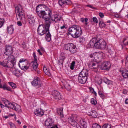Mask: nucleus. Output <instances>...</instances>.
I'll return each instance as SVG.
<instances>
[{"label":"nucleus","instance_id":"obj_18","mask_svg":"<svg viewBox=\"0 0 128 128\" xmlns=\"http://www.w3.org/2000/svg\"><path fill=\"white\" fill-rule=\"evenodd\" d=\"M87 78L85 77H83L80 76H78V80L79 82L82 84H84L86 82Z\"/></svg>","mask_w":128,"mask_h":128},{"label":"nucleus","instance_id":"obj_28","mask_svg":"<svg viewBox=\"0 0 128 128\" xmlns=\"http://www.w3.org/2000/svg\"><path fill=\"white\" fill-rule=\"evenodd\" d=\"M8 32L9 34H12L13 33L14 31L13 26L11 25L7 27Z\"/></svg>","mask_w":128,"mask_h":128},{"label":"nucleus","instance_id":"obj_44","mask_svg":"<svg viewBox=\"0 0 128 128\" xmlns=\"http://www.w3.org/2000/svg\"><path fill=\"white\" fill-rule=\"evenodd\" d=\"M75 64V62L74 61L72 62L70 66V68L72 70L74 69Z\"/></svg>","mask_w":128,"mask_h":128},{"label":"nucleus","instance_id":"obj_30","mask_svg":"<svg viewBox=\"0 0 128 128\" xmlns=\"http://www.w3.org/2000/svg\"><path fill=\"white\" fill-rule=\"evenodd\" d=\"M63 109L62 108H59L57 110V113L60 115L61 117H62L64 116V115L62 113Z\"/></svg>","mask_w":128,"mask_h":128},{"label":"nucleus","instance_id":"obj_6","mask_svg":"<svg viewBox=\"0 0 128 128\" xmlns=\"http://www.w3.org/2000/svg\"><path fill=\"white\" fill-rule=\"evenodd\" d=\"M48 16V19L46 20V24L50 26L52 21L55 22H56L60 21V19L58 18V15L56 14L52 15V11L51 10V13Z\"/></svg>","mask_w":128,"mask_h":128},{"label":"nucleus","instance_id":"obj_8","mask_svg":"<svg viewBox=\"0 0 128 128\" xmlns=\"http://www.w3.org/2000/svg\"><path fill=\"white\" fill-rule=\"evenodd\" d=\"M65 49L69 50L72 53H74L76 51L77 48L76 46L73 44H68L64 46Z\"/></svg>","mask_w":128,"mask_h":128},{"label":"nucleus","instance_id":"obj_45","mask_svg":"<svg viewBox=\"0 0 128 128\" xmlns=\"http://www.w3.org/2000/svg\"><path fill=\"white\" fill-rule=\"evenodd\" d=\"M85 40V38L83 37L80 38L79 39V41L81 43H82Z\"/></svg>","mask_w":128,"mask_h":128},{"label":"nucleus","instance_id":"obj_39","mask_svg":"<svg viewBox=\"0 0 128 128\" xmlns=\"http://www.w3.org/2000/svg\"><path fill=\"white\" fill-rule=\"evenodd\" d=\"M110 124H105L102 126V128H111Z\"/></svg>","mask_w":128,"mask_h":128},{"label":"nucleus","instance_id":"obj_51","mask_svg":"<svg viewBox=\"0 0 128 128\" xmlns=\"http://www.w3.org/2000/svg\"><path fill=\"white\" fill-rule=\"evenodd\" d=\"M11 128H15V126L14 124L10 122L9 124Z\"/></svg>","mask_w":128,"mask_h":128},{"label":"nucleus","instance_id":"obj_43","mask_svg":"<svg viewBox=\"0 0 128 128\" xmlns=\"http://www.w3.org/2000/svg\"><path fill=\"white\" fill-rule=\"evenodd\" d=\"M99 26L101 28H104L106 26V24L104 22H100L99 23Z\"/></svg>","mask_w":128,"mask_h":128},{"label":"nucleus","instance_id":"obj_12","mask_svg":"<svg viewBox=\"0 0 128 128\" xmlns=\"http://www.w3.org/2000/svg\"><path fill=\"white\" fill-rule=\"evenodd\" d=\"M33 55L34 58V61L32 62V63H33L32 66L34 70H36V69L38 67V64L37 62V60L36 59V56L35 52L33 53Z\"/></svg>","mask_w":128,"mask_h":128},{"label":"nucleus","instance_id":"obj_10","mask_svg":"<svg viewBox=\"0 0 128 128\" xmlns=\"http://www.w3.org/2000/svg\"><path fill=\"white\" fill-rule=\"evenodd\" d=\"M110 62H104L102 64L101 67L102 69L106 70V71L108 70L110 68Z\"/></svg>","mask_w":128,"mask_h":128},{"label":"nucleus","instance_id":"obj_52","mask_svg":"<svg viewBox=\"0 0 128 128\" xmlns=\"http://www.w3.org/2000/svg\"><path fill=\"white\" fill-rule=\"evenodd\" d=\"M99 15L102 18H103L104 16V15L101 12H100L99 13Z\"/></svg>","mask_w":128,"mask_h":128},{"label":"nucleus","instance_id":"obj_4","mask_svg":"<svg viewBox=\"0 0 128 128\" xmlns=\"http://www.w3.org/2000/svg\"><path fill=\"white\" fill-rule=\"evenodd\" d=\"M15 9L17 20H22V18H24V11L22 6L20 4H18L16 7Z\"/></svg>","mask_w":128,"mask_h":128},{"label":"nucleus","instance_id":"obj_20","mask_svg":"<svg viewBox=\"0 0 128 128\" xmlns=\"http://www.w3.org/2000/svg\"><path fill=\"white\" fill-rule=\"evenodd\" d=\"M45 34H46L45 38L46 41L48 42H50L51 40V35L50 32L49 30L47 31V32Z\"/></svg>","mask_w":128,"mask_h":128},{"label":"nucleus","instance_id":"obj_16","mask_svg":"<svg viewBox=\"0 0 128 128\" xmlns=\"http://www.w3.org/2000/svg\"><path fill=\"white\" fill-rule=\"evenodd\" d=\"M128 44V37H127L124 38L121 44V46L122 49L125 46Z\"/></svg>","mask_w":128,"mask_h":128},{"label":"nucleus","instance_id":"obj_7","mask_svg":"<svg viewBox=\"0 0 128 128\" xmlns=\"http://www.w3.org/2000/svg\"><path fill=\"white\" fill-rule=\"evenodd\" d=\"M16 62L4 60L2 62L0 61V65L6 68H12L14 67Z\"/></svg>","mask_w":128,"mask_h":128},{"label":"nucleus","instance_id":"obj_42","mask_svg":"<svg viewBox=\"0 0 128 128\" xmlns=\"http://www.w3.org/2000/svg\"><path fill=\"white\" fill-rule=\"evenodd\" d=\"M104 82L108 84H110L112 83L111 81L108 80L107 78H105L104 80Z\"/></svg>","mask_w":128,"mask_h":128},{"label":"nucleus","instance_id":"obj_17","mask_svg":"<svg viewBox=\"0 0 128 128\" xmlns=\"http://www.w3.org/2000/svg\"><path fill=\"white\" fill-rule=\"evenodd\" d=\"M98 65L97 62L94 61V62H91L89 66L92 69H96Z\"/></svg>","mask_w":128,"mask_h":128},{"label":"nucleus","instance_id":"obj_59","mask_svg":"<svg viewBox=\"0 0 128 128\" xmlns=\"http://www.w3.org/2000/svg\"><path fill=\"white\" fill-rule=\"evenodd\" d=\"M125 102L126 104H128V98L126 100Z\"/></svg>","mask_w":128,"mask_h":128},{"label":"nucleus","instance_id":"obj_9","mask_svg":"<svg viewBox=\"0 0 128 128\" xmlns=\"http://www.w3.org/2000/svg\"><path fill=\"white\" fill-rule=\"evenodd\" d=\"M52 95L54 98L56 100H60L62 98V96L60 93L56 90H54L52 92Z\"/></svg>","mask_w":128,"mask_h":128},{"label":"nucleus","instance_id":"obj_29","mask_svg":"<svg viewBox=\"0 0 128 128\" xmlns=\"http://www.w3.org/2000/svg\"><path fill=\"white\" fill-rule=\"evenodd\" d=\"M43 70L46 74L49 76L50 75V73L49 71V69L48 68L44 66Z\"/></svg>","mask_w":128,"mask_h":128},{"label":"nucleus","instance_id":"obj_63","mask_svg":"<svg viewBox=\"0 0 128 128\" xmlns=\"http://www.w3.org/2000/svg\"><path fill=\"white\" fill-rule=\"evenodd\" d=\"M51 128H58V127L56 126H53L51 127Z\"/></svg>","mask_w":128,"mask_h":128},{"label":"nucleus","instance_id":"obj_48","mask_svg":"<svg viewBox=\"0 0 128 128\" xmlns=\"http://www.w3.org/2000/svg\"><path fill=\"white\" fill-rule=\"evenodd\" d=\"M65 58V57L64 56H61L60 58V59L59 60L63 62H64V59Z\"/></svg>","mask_w":128,"mask_h":128},{"label":"nucleus","instance_id":"obj_2","mask_svg":"<svg viewBox=\"0 0 128 128\" xmlns=\"http://www.w3.org/2000/svg\"><path fill=\"white\" fill-rule=\"evenodd\" d=\"M90 46H94L96 48L104 49L106 47V44L102 39L97 40L96 38H92L89 42Z\"/></svg>","mask_w":128,"mask_h":128},{"label":"nucleus","instance_id":"obj_1","mask_svg":"<svg viewBox=\"0 0 128 128\" xmlns=\"http://www.w3.org/2000/svg\"><path fill=\"white\" fill-rule=\"evenodd\" d=\"M36 12L38 16L45 21L48 19V16L51 13V10L44 5H39L36 9Z\"/></svg>","mask_w":128,"mask_h":128},{"label":"nucleus","instance_id":"obj_21","mask_svg":"<svg viewBox=\"0 0 128 128\" xmlns=\"http://www.w3.org/2000/svg\"><path fill=\"white\" fill-rule=\"evenodd\" d=\"M34 113L36 116H42L44 114V112L42 111L41 110H40L37 109L34 112Z\"/></svg>","mask_w":128,"mask_h":128},{"label":"nucleus","instance_id":"obj_57","mask_svg":"<svg viewBox=\"0 0 128 128\" xmlns=\"http://www.w3.org/2000/svg\"><path fill=\"white\" fill-rule=\"evenodd\" d=\"M82 126V128H86L87 127V126L86 123L84 124V125Z\"/></svg>","mask_w":128,"mask_h":128},{"label":"nucleus","instance_id":"obj_33","mask_svg":"<svg viewBox=\"0 0 128 128\" xmlns=\"http://www.w3.org/2000/svg\"><path fill=\"white\" fill-rule=\"evenodd\" d=\"M26 63L25 62H22V66H23L22 68L21 67H20L22 70H26L28 68V67L26 66Z\"/></svg>","mask_w":128,"mask_h":128},{"label":"nucleus","instance_id":"obj_31","mask_svg":"<svg viewBox=\"0 0 128 128\" xmlns=\"http://www.w3.org/2000/svg\"><path fill=\"white\" fill-rule=\"evenodd\" d=\"M5 100V101L4 102L6 107L8 108H10L11 104H12V103H11L10 102H9L6 99H4Z\"/></svg>","mask_w":128,"mask_h":128},{"label":"nucleus","instance_id":"obj_54","mask_svg":"<svg viewBox=\"0 0 128 128\" xmlns=\"http://www.w3.org/2000/svg\"><path fill=\"white\" fill-rule=\"evenodd\" d=\"M17 24L19 26H21L22 25V24L21 22L18 21L17 22Z\"/></svg>","mask_w":128,"mask_h":128},{"label":"nucleus","instance_id":"obj_36","mask_svg":"<svg viewBox=\"0 0 128 128\" xmlns=\"http://www.w3.org/2000/svg\"><path fill=\"white\" fill-rule=\"evenodd\" d=\"M2 88L4 90H6L9 91H12V89L11 88L8 86H6L5 84H4L3 85Z\"/></svg>","mask_w":128,"mask_h":128},{"label":"nucleus","instance_id":"obj_58","mask_svg":"<svg viewBox=\"0 0 128 128\" xmlns=\"http://www.w3.org/2000/svg\"><path fill=\"white\" fill-rule=\"evenodd\" d=\"M38 52L40 55H42V53L40 52V49L38 50Z\"/></svg>","mask_w":128,"mask_h":128},{"label":"nucleus","instance_id":"obj_50","mask_svg":"<svg viewBox=\"0 0 128 128\" xmlns=\"http://www.w3.org/2000/svg\"><path fill=\"white\" fill-rule=\"evenodd\" d=\"M92 20L93 22L95 23H97L98 22L97 18L95 17L93 18Z\"/></svg>","mask_w":128,"mask_h":128},{"label":"nucleus","instance_id":"obj_13","mask_svg":"<svg viewBox=\"0 0 128 128\" xmlns=\"http://www.w3.org/2000/svg\"><path fill=\"white\" fill-rule=\"evenodd\" d=\"M31 83L33 86H38V87L40 86V82L39 80V78L38 77H37L36 78H34L32 82Z\"/></svg>","mask_w":128,"mask_h":128},{"label":"nucleus","instance_id":"obj_41","mask_svg":"<svg viewBox=\"0 0 128 128\" xmlns=\"http://www.w3.org/2000/svg\"><path fill=\"white\" fill-rule=\"evenodd\" d=\"M92 128H101V126L96 123L93 124L92 126Z\"/></svg>","mask_w":128,"mask_h":128},{"label":"nucleus","instance_id":"obj_61","mask_svg":"<svg viewBox=\"0 0 128 128\" xmlns=\"http://www.w3.org/2000/svg\"><path fill=\"white\" fill-rule=\"evenodd\" d=\"M87 6L88 7H90V8H94L93 6H92L90 5H88Z\"/></svg>","mask_w":128,"mask_h":128},{"label":"nucleus","instance_id":"obj_23","mask_svg":"<svg viewBox=\"0 0 128 128\" xmlns=\"http://www.w3.org/2000/svg\"><path fill=\"white\" fill-rule=\"evenodd\" d=\"M8 57H6V60L9 61H15V58L14 57V56L13 55L10 54L8 55Z\"/></svg>","mask_w":128,"mask_h":128},{"label":"nucleus","instance_id":"obj_56","mask_svg":"<svg viewBox=\"0 0 128 128\" xmlns=\"http://www.w3.org/2000/svg\"><path fill=\"white\" fill-rule=\"evenodd\" d=\"M86 124V122L84 121H82L81 122V124L82 126L84 125V124Z\"/></svg>","mask_w":128,"mask_h":128},{"label":"nucleus","instance_id":"obj_32","mask_svg":"<svg viewBox=\"0 0 128 128\" xmlns=\"http://www.w3.org/2000/svg\"><path fill=\"white\" fill-rule=\"evenodd\" d=\"M68 122L72 125H76V122L72 118H68Z\"/></svg>","mask_w":128,"mask_h":128},{"label":"nucleus","instance_id":"obj_55","mask_svg":"<svg viewBox=\"0 0 128 128\" xmlns=\"http://www.w3.org/2000/svg\"><path fill=\"white\" fill-rule=\"evenodd\" d=\"M100 97H101L102 99H104V96L103 94H101L99 95Z\"/></svg>","mask_w":128,"mask_h":128},{"label":"nucleus","instance_id":"obj_47","mask_svg":"<svg viewBox=\"0 0 128 128\" xmlns=\"http://www.w3.org/2000/svg\"><path fill=\"white\" fill-rule=\"evenodd\" d=\"M125 66L127 67H128V56L126 57V60Z\"/></svg>","mask_w":128,"mask_h":128},{"label":"nucleus","instance_id":"obj_40","mask_svg":"<svg viewBox=\"0 0 128 128\" xmlns=\"http://www.w3.org/2000/svg\"><path fill=\"white\" fill-rule=\"evenodd\" d=\"M4 22V19L0 18V28L3 26Z\"/></svg>","mask_w":128,"mask_h":128},{"label":"nucleus","instance_id":"obj_27","mask_svg":"<svg viewBox=\"0 0 128 128\" xmlns=\"http://www.w3.org/2000/svg\"><path fill=\"white\" fill-rule=\"evenodd\" d=\"M12 73L13 74L19 77L20 76V72L19 70L17 69L14 68V70L13 71Z\"/></svg>","mask_w":128,"mask_h":128},{"label":"nucleus","instance_id":"obj_25","mask_svg":"<svg viewBox=\"0 0 128 128\" xmlns=\"http://www.w3.org/2000/svg\"><path fill=\"white\" fill-rule=\"evenodd\" d=\"M52 120L50 118L46 119L45 122V125L47 126H51L52 125Z\"/></svg>","mask_w":128,"mask_h":128},{"label":"nucleus","instance_id":"obj_5","mask_svg":"<svg viewBox=\"0 0 128 128\" xmlns=\"http://www.w3.org/2000/svg\"><path fill=\"white\" fill-rule=\"evenodd\" d=\"M50 26L46 23L44 24L39 25L37 30L38 34L40 36L43 35L48 31Z\"/></svg>","mask_w":128,"mask_h":128},{"label":"nucleus","instance_id":"obj_15","mask_svg":"<svg viewBox=\"0 0 128 128\" xmlns=\"http://www.w3.org/2000/svg\"><path fill=\"white\" fill-rule=\"evenodd\" d=\"M6 52H4V54L6 55L11 54L13 52V49L12 47L10 46H8L6 47L5 49Z\"/></svg>","mask_w":128,"mask_h":128},{"label":"nucleus","instance_id":"obj_38","mask_svg":"<svg viewBox=\"0 0 128 128\" xmlns=\"http://www.w3.org/2000/svg\"><path fill=\"white\" fill-rule=\"evenodd\" d=\"M8 84L12 87L13 88H14L16 87V84L12 82H9Z\"/></svg>","mask_w":128,"mask_h":128},{"label":"nucleus","instance_id":"obj_49","mask_svg":"<svg viewBox=\"0 0 128 128\" xmlns=\"http://www.w3.org/2000/svg\"><path fill=\"white\" fill-rule=\"evenodd\" d=\"M58 62L59 65H60L62 66L63 63L64 62H63L60 60H58Z\"/></svg>","mask_w":128,"mask_h":128},{"label":"nucleus","instance_id":"obj_62","mask_svg":"<svg viewBox=\"0 0 128 128\" xmlns=\"http://www.w3.org/2000/svg\"><path fill=\"white\" fill-rule=\"evenodd\" d=\"M0 105L1 106V108H3L4 107V106L0 102Z\"/></svg>","mask_w":128,"mask_h":128},{"label":"nucleus","instance_id":"obj_19","mask_svg":"<svg viewBox=\"0 0 128 128\" xmlns=\"http://www.w3.org/2000/svg\"><path fill=\"white\" fill-rule=\"evenodd\" d=\"M58 3L60 6H62L65 4L67 5L70 4L71 3V2L68 0H59Z\"/></svg>","mask_w":128,"mask_h":128},{"label":"nucleus","instance_id":"obj_11","mask_svg":"<svg viewBox=\"0 0 128 128\" xmlns=\"http://www.w3.org/2000/svg\"><path fill=\"white\" fill-rule=\"evenodd\" d=\"M11 105L10 108L14 109L18 112L21 111V107L19 105L14 102H12V104Z\"/></svg>","mask_w":128,"mask_h":128},{"label":"nucleus","instance_id":"obj_22","mask_svg":"<svg viewBox=\"0 0 128 128\" xmlns=\"http://www.w3.org/2000/svg\"><path fill=\"white\" fill-rule=\"evenodd\" d=\"M28 19L29 22L32 24L35 22L34 16L32 15H29L28 16Z\"/></svg>","mask_w":128,"mask_h":128},{"label":"nucleus","instance_id":"obj_37","mask_svg":"<svg viewBox=\"0 0 128 128\" xmlns=\"http://www.w3.org/2000/svg\"><path fill=\"white\" fill-rule=\"evenodd\" d=\"M65 88L67 89V90L68 91H69L71 90V86L68 83H66L65 85Z\"/></svg>","mask_w":128,"mask_h":128},{"label":"nucleus","instance_id":"obj_3","mask_svg":"<svg viewBox=\"0 0 128 128\" xmlns=\"http://www.w3.org/2000/svg\"><path fill=\"white\" fill-rule=\"evenodd\" d=\"M68 33L74 38L79 37L82 33V30L79 26L75 25H73L68 29Z\"/></svg>","mask_w":128,"mask_h":128},{"label":"nucleus","instance_id":"obj_35","mask_svg":"<svg viewBox=\"0 0 128 128\" xmlns=\"http://www.w3.org/2000/svg\"><path fill=\"white\" fill-rule=\"evenodd\" d=\"M26 60L25 59H21L20 60L18 63V65L20 67H21L22 68L23 66H22V63L25 62Z\"/></svg>","mask_w":128,"mask_h":128},{"label":"nucleus","instance_id":"obj_53","mask_svg":"<svg viewBox=\"0 0 128 128\" xmlns=\"http://www.w3.org/2000/svg\"><path fill=\"white\" fill-rule=\"evenodd\" d=\"M90 92L92 93H93L94 91V89L92 88H90Z\"/></svg>","mask_w":128,"mask_h":128},{"label":"nucleus","instance_id":"obj_24","mask_svg":"<svg viewBox=\"0 0 128 128\" xmlns=\"http://www.w3.org/2000/svg\"><path fill=\"white\" fill-rule=\"evenodd\" d=\"M102 54V53H101L100 54L99 53H96L94 54H93V59L94 61L97 62L98 61V60L99 58H100V55Z\"/></svg>","mask_w":128,"mask_h":128},{"label":"nucleus","instance_id":"obj_64","mask_svg":"<svg viewBox=\"0 0 128 128\" xmlns=\"http://www.w3.org/2000/svg\"><path fill=\"white\" fill-rule=\"evenodd\" d=\"M65 28V26H64L60 27V28L62 29H64Z\"/></svg>","mask_w":128,"mask_h":128},{"label":"nucleus","instance_id":"obj_46","mask_svg":"<svg viewBox=\"0 0 128 128\" xmlns=\"http://www.w3.org/2000/svg\"><path fill=\"white\" fill-rule=\"evenodd\" d=\"M91 102L92 104L95 105L97 104V102L94 98H92L91 101Z\"/></svg>","mask_w":128,"mask_h":128},{"label":"nucleus","instance_id":"obj_34","mask_svg":"<svg viewBox=\"0 0 128 128\" xmlns=\"http://www.w3.org/2000/svg\"><path fill=\"white\" fill-rule=\"evenodd\" d=\"M90 113L91 116L94 118H96L97 116V112L94 110H91Z\"/></svg>","mask_w":128,"mask_h":128},{"label":"nucleus","instance_id":"obj_14","mask_svg":"<svg viewBox=\"0 0 128 128\" xmlns=\"http://www.w3.org/2000/svg\"><path fill=\"white\" fill-rule=\"evenodd\" d=\"M79 75L84 78L85 77L87 79L88 77V70L86 69H82L79 74Z\"/></svg>","mask_w":128,"mask_h":128},{"label":"nucleus","instance_id":"obj_60","mask_svg":"<svg viewBox=\"0 0 128 128\" xmlns=\"http://www.w3.org/2000/svg\"><path fill=\"white\" fill-rule=\"evenodd\" d=\"M123 93L124 94H126L127 93V91L125 90H124L123 91Z\"/></svg>","mask_w":128,"mask_h":128},{"label":"nucleus","instance_id":"obj_26","mask_svg":"<svg viewBox=\"0 0 128 128\" xmlns=\"http://www.w3.org/2000/svg\"><path fill=\"white\" fill-rule=\"evenodd\" d=\"M122 74V76L124 78H128V71L127 70L125 69L123 70Z\"/></svg>","mask_w":128,"mask_h":128}]
</instances>
